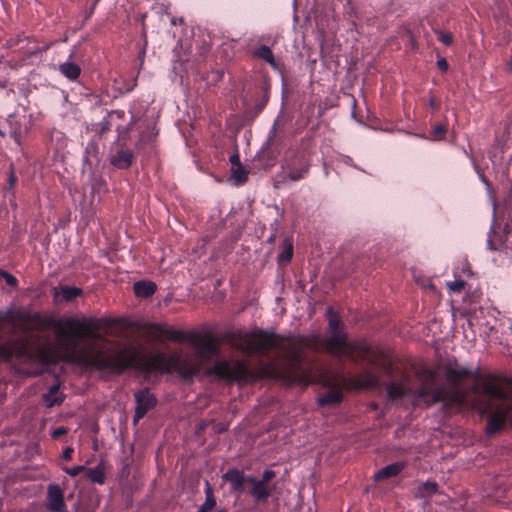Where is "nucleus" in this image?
<instances>
[{"label":"nucleus","instance_id":"nucleus-1","mask_svg":"<svg viewBox=\"0 0 512 512\" xmlns=\"http://www.w3.org/2000/svg\"><path fill=\"white\" fill-rule=\"evenodd\" d=\"M65 324L74 332V336H68L64 331H59L66 351L81 362L92 363V368L117 373L126 368L144 373L175 372L186 380L202 373L214 375L221 380L254 379V373L240 360H220L213 367L206 368V363L219 353L213 337L208 334L199 341H193L196 348L193 354L147 353L133 346L115 348L106 342L99 334L100 330L110 324L105 318L69 319Z\"/></svg>","mask_w":512,"mask_h":512},{"label":"nucleus","instance_id":"nucleus-2","mask_svg":"<svg viewBox=\"0 0 512 512\" xmlns=\"http://www.w3.org/2000/svg\"><path fill=\"white\" fill-rule=\"evenodd\" d=\"M69 319L74 318H62L55 322L54 342H41L39 339H33L28 335L30 328L26 315L11 312L0 313V321L9 322L23 333L18 339L0 344V360L14 362L18 365L16 368L17 372L26 376L53 373L55 375V384H62V380L56 375V368L59 362L92 367V363H84L77 360L64 347V341L59 336V331H64L68 336H74L73 330L65 324V321Z\"/></svg>","mask_w":512,"mask_h":512},{"label":"nucleus","instance_id":"nucleus-3","mask_svg":"<svg viewBox=\"0 0 512 512\" xmlns=\"http://www.w3.org/2000/svg\"><path fill=\"white\" fill-rule=\"evenodd\" d=\"M388 382L382 384H460L471 381L474 384H512V376L505 371H489L480 366H470L454 358L438 361L434 366L425 363L394 361L387 369Z\"/></svg>","mask_w":512,"mask_h":512},{"label":"nucleus","instance_id":"nucleus-4","mask_svg":"<svg viewBox=\"0 0 512 512\" xmlns=\"http://www.w3.org/2000/svg\"><path fill=\"white\" fill-rule=\"evenodd\" d=\"M434 394V402H445L448 407L470 406L482 416L487 417L485 433L493 436L500 432L506 425L509 413L512 411V403L505 386H469L468 393L446 391L447 386H438Z\"/></svg>","mask_w":512,"mask_h":512},{"label":"nucleus","instance_id":"nucleus-5","mask_svg":"<svg viewBox=\"0 0 512 512\" xmlns=\"http://www.w3.org/2000/svg\"><path fill=\"white\" fill-rule=\"evenodd\" d=\"M330 335L324 339V347L330 354L347 357L355 363L367 367L368 379L347 384H382L380 378L385 376L391 364V356L366 341H348L347 334L341 329V321L332 308H328Z\"/></svg>","mask_w":512,"mask_h":512},{"label":"nucleus","instance_id":"nucleus-6","mask_svg":"<svg viewBox=\"0 0 512 512\" xmlns=\"http://www.w3.org/2000/svg\"><path fill=\"white\" fill-rule=\"evenodd\" d=\"M239 348L247 353L266 354L272 349H284L282 339L275 333L258 331L240 338Z\"/></svg>","mask_w":512,"mask_h":512},{"label":"nucleus","instance_id":"nucleus-7","mask_svg":"<svg viewBox=\"0 0 512 512\" xmlns=\"http://www.w3.org/2000/svg\"><path fill=\"white\" fill-rule=\"evenodd\" d=\"M282 169V172L277 176L275 187L284 185L289 181L303 179L308 174L309 164L302 156L295 155L292 159L286 160Z\"/></svg>","mask_w":512,"mask_h":512},{"label":"nucleus","instance_id":"nucleus-8","mask_svg":"<svg viewBox=\"0 0 512 512\" xmlns=\"http://www.w3.org/2000/svg\"><path fill=\"white\" fill-rule=\"evenodd\" d=\"M134 160L133 151L128 148L124 142L118 139L111 148L109 161L111 165L118 169H128Z\"/></svg>","mask_w":512,"mask_h":512},{"label":"nucleus","instance_id":"nucleus-9","mask_svg":"<svg viewBox=\"0 0 512 512\" xmlns=\"http://www.w3.org/2000/svg\"><path fill=\"white\" fill-rule=\"evenodd\" d=\"M134 397L136 402V408L133 422L134 424H136L148 413L149 410H151L157 405V398L153 393L150 392L147 386L141 390H138L134 394Z\"/></svg>","mask_w":512,"mask_h":512},{"label":"nucleus","instance_id":"nucleus-10","mask_svg":"<svg viewBox=\"0 0 512 512\" xmlns=\"http://www.w3.org/2000/svg\"><path fill=\"white\" fill-rule=\"evenodd\" d=\"M45 505L48 512H68L64 492L59 485H48Z\"/></svg>","mask_w":512,"mask_h":512},{"label":"nucleus","instance_id":"nucleus-11","mask_svg":"<svg viewBox=\"0 0 512 512\" xmlns=\"http://www.w3.org/2000/svg\"><path fill=\"white\" fill-rule=\"evenodd\" d=\"M250 477L237 468H231L222 475L223 481L229 483L231 492L237 494H242L245 491V484H248Z\"/></svg>","mask_w":512,"mask_h":512},{"label":"nucleus","instance_id":"nucleus-12","mask_svg":"<svg viewBox=\"0 0 512 512\" xmlns=\"http://www.w3.org/2000/svg\"><path fill=\"white\" fill-rule=\"evenodd\" d=\"M248 484L251 485L249 494L256 503H266L268 501L272 494V488L269 485L259 482L258 479L253 476L248 479Z\"/></svg>","mask_w":512,"mask_h":512},{"label":"nucleus","instance_id":"nucleus-13","mask_svg":"<svg viewBox=\"0 0 512 512\" xmlns=\"http://www.w3.org/2000/svg\"><path fill=\"white\" fill-rule=\"evenodd\" d=\"M331 389L318 395L317 404L319 407H337L343 401V393L340 386H329Z\"/></svg>","mask_w":512,"mask_h":512},{"label":"nucleus","instance_id":"nucleus-14","mask_svg":"<svg viewBox=\"0 0 512 512\" xmlns=\"http://www.w3.org/2000/svg\"><path fill=\"white\" fill-rule=\"evenodd\" d=\"M61 386H50V389L47 393H44L42 396V403L47 408H52L54 406H59L63 403L65 399L64 393L60 390Z\"/></svg>","mask_w":512,"mask_h":512},{"label":"nucleus","instance_id":"nucleus-15","mask_svg":"<svg viewBox=\"0 0 512 512\" xmlns=\"http://www.w3.org/2000/svg\"><path fill=\"white\" fill-rule=\"evenodd\" d=\"M405 468V464L402 462H395L389 464L382 469H380L374 476L375 481H382L386 479H390L392 477H396L399 475L403 469Z\"/></svg>","mask_w":512,"mask_h":512},{"label":"nucleus","instance_id":"nucleus-16","mask_svg":"<svg viewBox=\"0 0 512 512\" xmlns=\"http://www.w3.org/2000/svg\"><path fill=\"white\" fill-rule=\"evenodd\" d=\"M252 55L268 63L274 70H278V63L275 60L272 50L268 46L261 45L252 52Z\"/></svg>","mask_w":512,"mask_h":512},{"label":"nucleus","instance_id":"nucleus-17","mask_svg":"<svg viewBox=\"0 0 512 512\" xmlns=\"http://www.w3.org/2000/svg\"><path fill=\"white\" fill-rule=\"evenodd\" d=\"M157 287L156 285L151 281H138L135 282L133 285V291L138 297L142 298H148L152 296Z\"/></svg>","mask_w":512,"mask_h":512},{"label":"nucleus","instance_id":"nucleus-18","mask_svg":"<svg viewBox=\"0 0 512 512\" xmlns=\"http://www.w3.org/2000/svg\"><path fill=\"white\" fill-rule=\"evenodd\" d=\"M205 501L199 507L197 512H210L212 509L216 507V498L214 496V491L211 484L206 481L205 484Z\"/></svg>","mask_w":512,"mask_h":512},{"label":"nucleus","instance_id":"nucleus-19","mask_svg":"<svg viewBox=\"0 0 512 512\" xmlns=\"http://www.w3.org/2000/svg\"><path fill=\"white\" fill-rule=\"evenodd\" d=\"M59 71L69 80H76L81 74L80 66L73 62H64L60 64Z\"/></svg>","mask_w":512,"mask_h":512},{"label":"nucleus","instance_id":"nucleus-20","mask_svg":"<svg viewBox=\"0 0 512 512\" xmlns=\"http://www.w3.org/2000/svg\"><path fill=\"white\" fill-rule=\"evenodd\" d=\"M438 490V484L435 481H426L417 487L415 496L418 498H426L435 494Z\"/></svg>","mask_w":512,"mask_h":512},{"label":"nucleus","instance_id":"nucleus-21","mask_svg":"<svg viewBox=\"0 0 512 512\" xmlns=\"http://www.w3.org/2000/svg\"><path fill=\"white\" fill-rule=\"evenodd\" d=\"M87 478L97 484H104L105 482V472L103 464L100 463L95 468H89L85 470Z\"/></svg>","mask_w":512,"mask_h":512},{"label":"nucleus","instance_id":"nucleus-22","mask_svg":"<svg viewBox=\"0 0 512 512\" xmlns=\"http://www.w3.org/2000/svg\"><path fill=\"white\" fill-rule=\"evenodd\" d=\"M293 256V243L290 238L283 241V252L278 256L279 262H289Z\"/></svg>","mask_w":512,"mask_h":512},{"label":"nucleus","instance_id":"nucleus-23","mask_svg":"<svg viewBox=\"0 0 512 512\" xmlns=\"http://www.w3.org/2000/svg\"><path fill=\"white\" fill-rule=\"evenodd\" d=\"M231 173L237 185L244 184L248 179V172L242 165L231 167Z\"/></svg>","mask_w":512,"mask_h":512},{"label":"nucleus","instance_id":"nucleus-24","mask_svg":"<svg viewBox=\"0 0 512 512\" xmlns=\"http://www.w3.org/2000/svg\"><path fill=\"white\" fill-rule=\"evenodd\" d=\"M82 290L77 287L64 286L61 288V295L66 302H70L80 296Z\"/></svg>","mask_w":512,"mask_h":512},{"label":"nucleus","instance_id":"nucleus-25","mask_svg":"<svg viewBox=\"0 0 512 512\" xmlns=\"http://www.w3.org/2000/svg\"><path fill=\"white\" fill-rule=\"evenodd\" d=\"M387 395L390 400L395 401L401 399L406 394L407 386H386Z\"/></svg>","mask_w":512,"mask_h":512},{"label":"nucleus","instance_id":"nucleus-26","mask_svg":"<svg viewBox=\"0 0 512 512\" xmlns=\"http://www.w3.org/2000/svg\"><path fill=\"white\" fill-rule=\"evenodd\" d=\"M446 132H447V126L444 125V124H437L433 127L432 131H431V138L433 140H442L445 135H446Z\"/></svg>","mask_w":512,"mask_h":512},{"label":"nucleus","instance_id":"nucleus-27","mask_svg":"<svg viewBox=\"0 0 512 512\" xmlns=\"http://www.w3.org/2000/svg\"><path fill=\"white\" fill-rule=\"evenodd\" d=\"M164 335L167 338H169L173 341H178V342H182L185 339L184 333L182 331L175 330V329H166L164 331Z\"/></svg>","mask_w":512,"mask_h":512},{"label":"nucleus","instance_id":"nucleus-28","mask_svg":"<svg viewBox=\"0 0 512 512\" xmlns=\"http://www.w3.org/2000/svg\"><path fill=\"white\" fill-rule=\"evenodd\" d=\"M465 285H466V283H465L464 280L458 279V280H455L453 282L447 283V288L451 292L459 293V292H462L464 290Z\"/></svg>","mask_w":512,"mask_h":512},{"label":"nucleus","instance_id":"nucleus-29","mask_svg":"<svg viewBox=\"0 0 512 512\" xmlns=\"http://www.w3.org/2000/svg\"><path fill=\"white\" fill-rule=\"evenodd\" d=\"M0 277L4 278L9 286H16L18 283V280L16 279L15 276L4 270H0Z\"/></svg>","mask_w":512,"mask_h":512},{"label":"nucleus","instance_id":"nucleus-30","mask_svg":"<svg viewBox=\"0 0 512 512\" xmlns=\"http://www.w3.org/2000/svg\"><path fill=\"white\" fill-rule=\"evenodd\" d=\"M275 471L271 469L264 470L261 479H258L259 482H262L266 485H269V482L275 477Z\"/></svg>","mask_w":512,"mask_h":512},{"label":"nucleus","instance_id":"nucleus-31","mask_svg":"<svg viewBox=\"0 0 512 512\" xmlns=\"http://www.w3.org/2000/svg\"><path fill=\"white\" fill-rule=\"evenodd\" d=\"M438 40L442 42L444 45H451L453 42V37L450 33H444L442 31L437 32Z\"/></svg>","mask_w":512,"mask_h":512},{"label":"nucleus","instance_id":"nucleus-32","mask_svg":"<svg viewBox=\"0 0 512 512\" xmlns=\"http://www.w3.org/2000/svg\"><path fill=\"white\" fill-rule=\"evenodd\" d=\"M86 468L84 466H74L72 468H65L64 471L71 477H76L81 472L85 471Z\"/></svg>","mask_w":512,"mask_h":512},{"label":"nucleus","instance_id":"nucleus-33","mask_svg":"<svg viewBox=\"0 0 512 512\" xmlns=\"http://www.w3.org/2000/svg\"><path fill=\"white\" fill-rule=\"evenodd\" d=\"M68 433V429L66 427H57L52 432V438L53 439H59L60 437L66 435Z\"/></svg>","mask_w":512,"mask_h":512},{"label":"nucleus","instance_id":"nucleus-34","mask_svg":"<svg viewBox=\"0 0 512 512\" xmlns=\"http://www.w3.org/2000/svg\"><path fill=\"white\" fill-rule=\"evenodd\" d=\"M278 373L274 370V368L268 366L264 369V371L262 372V375L264 377H269V378H274L276 377Z\"/></svg>","mask_w":512,"mask_h":512},{"label":"nucleus","instance_id":"nucleus-35","mask_svg":"<svg viewBox=\"0 0 512 512\" xmlns=\"http://www.w3.org/2000/svg\"><path fill=\"white\" fill-rule=\"evenodd\" d=\"M437 66L443 72H446L448 70V67H449L448 62H447V60L445 58L438 59Z\"/></svg>","mask_w":512,"mask_h":512},{"label":"nucleus","instance_id":"nucleus-36","mask_svg":"<svg viewBox=\"0 0 512 512\" xmlns=\"http://www.w3.org/2000/svg\"><path fill=\"white\" fill-rule=\"evenodd\" d=\"M73 453L74 449L72 447H66L62 452V458L64 460H70L72 458Z\"/></svg>","mask_w":512,"mask_h":512},{"label":"nucleus","instance_id":"nucleus-37","mask_svg":"<svg viewBox=\"0 0 512 512\" xmlns=\"http://www.w3.org/2000/svg\"><path fill=\"white\" fill-rule=\"evenodd\" d=\"M229 161L232 165V167H236L238 165H242L240 162V157L238 154H233L230 156Z\"/></svg>","mask_w":512,"mask_h":512},{"label":"nucleus","instance_id":"nucleus-38","mask_svg":"<svg viewBox=\"0 0 512 512\" xmlns=\"http://www.w3.org/2000/svg\"><path fill=\"white\" fill-rule=\"evenodd\" d=\"M16 176L14 174V171H13V168L11 167V173H10V176H9V186H10V189L14 187L15 183H16Z\"/></svg>","mask_w":512,"mask_h":512},{"label":"nucleus","instance_id":"nucleus-39","mask_svg":"<svg viewBox=\"0 0 512 512\" xmlns=\"http://www.w3.org/2000/svg\"><path fill=\"white\" fill-rule=\"evenodd\" d=\"M429 106L433 109H438L439 107V102L438 100L435 98V97H431L429 99Z\"/></svg>","mask_w":512,"mask_h":512},{"label":"nucleus","instance_id":"nucleus-40","mask_svg":"<svg viewBox=\"0 0 512 512\" xmlns=\"http://www.w3.org/2000/svg\"><path fill=\"white\" fill-rule=\"evenodd\" d=\"M300 359V353L298 351L293 352L292 360L298 362Z\"/></svg>","mask_w":512,"mask_h":512},{"label":"nucleus","instance_id":"nucleus-41","mask_svg":"<svg viewBox=\"0 0 512 512\" xmlns=\"http://www.w3.org/2000/svg\"><path fill=\"white\" fill-rule=\"evenodd\" d=\"M350 388H354L355 390H361L363 388H368L369 386H358V385H355V386H349Z\"/></svg>","mask_w":512,"mask_h":512},{"label":"nucleus","instance_id":"nucleus-42","mask_svg":"<svg viewBox=\"0 0 512 512\" xmlns=\"http://www.w3.org/2000/svg\"><path fill=\"white\" fill-rule=\"evenodd\" d=\"M507 65H508V70L512 73V56H511L510 60L508 61Z\"/></svg>","mask_w":512,"mask_h":512},{"label":"nucleus","instance_id":"nucleus-43","mask_svg":"<svg viewBox=\"0 0 512 512\" xmlns=\"http://www.w3.org/2000/svg\"><path fill=\"white\" fill-rule=\"evenodd\" d=\"M488 246H489V248H490L491 250H495V249H496V248L494 247V245H493L492 240H489V241H488Z\"/></svg>","mask_w":512,"mask_h":512},{"label":"nucleus","instance_id":"nucleus-44","mask_svg":"<svg viewBox=\"0 0 512 512\" xmlns=\"http://www.w3.org/2000/svg\"><path fill=\"white\" fill-rule=\"evenodd\" d=\"M216 512H227L226 509H218Z\"/></svg>","mask_w":512,"mask_h":512},{"label":"nucleus","instance_id":"nucleus-45","mask_svg":"<svg viewBox=\"0 0 512 512\" xmlns=\"http://www.w3.org/2000/svg\"><path fill=\"white\" fill-rule=\"evenodd\" d=\"M509 329H510V330H511V332H512V323L510 324V327H509Z\"/></svg>","mask_w":512,"mask_h":512},{"label":"nucleus","instance_id":"nucleus-46","mask_svg":"<svg viewBox=\"0 0 512 512\" xmlns=\"http://www.w3.org/2000/svg\"><path fill=\"white\" fill-rule=\"evenodd\" d=\"M0 135L3 136L4 134L0 131Z\"/></svg>","mask_w":512,"mask_h":512}]
</instances>
